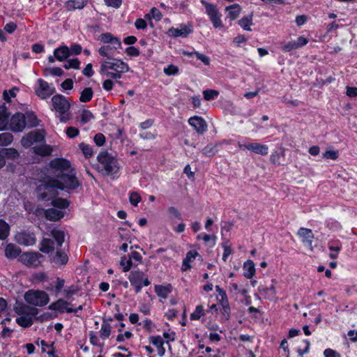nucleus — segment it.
I'll return each instance as SVG.
<instances>
[{
	"label": "nucleus",
	"instance_id": "16",
	"mask_svg": "<svg viewBox=\"0 0 357 357\" xmlns=\"http://www.w3.org/2000/svg\"><path fill=\"white\" fill-rule=\"evenodd\" d=\"M16 241L22 245L30 246L36 243V238L34 233L23 231L15 235Z\"/></svg>",
	"mask_w": 357,
	"mask_h": 357
},
{
	"label": "nucleus",
	"instance_id": "7",
	"mask_svg": "<svg viewBox=\"0 0 357 357\" xmlns=\"http://www.w3.org/2000/svg\"><path fill=\"white\" fill-rule=\"evenodd\" d=\"M50 173L56 177V175L64 174L71 169V162L69 160L64 158H55L52 159L48 163Z\"/></svg>",
	"mask_w": 357,
	"mask_h": 357
},
{
	"label": "nucleus",
	"instance_id": "26",
	"mask_svg": "<svg viewBox=\"0 0 357 357\" xmlns=\"http://www.w3.org/2000/svg\"><path fill=\"white\" fill-rule=\"evenodd\" d=\"M64 212L54 208H50L45 210V217L50 221H58L64 216Z\"/></svg>",
	"mask_w": 357,
	"mask_h": 357
},
{
	"label": "nucleus",
	"instance_id": "54",
	"mask_svg": "<svg viewBox=\"0 0 357 357\" xmlns=\"http://www.w3.org/2000/svg\"><path fill=\"white\" fill-rule=\"evenodd\" d=\"M203 96L206 100H211L218 98L219 92L214 89H206L203 91Z\"/></svg>",
	"mask_w": 357,
	"mask_h": 357
},
{
	"label": "nucleus",
	"instance_id": "63",
	"mask_svg": "<svg viewBox=\"0 0 357 357\" xmlns=\"http://www.w3.org/2000/svg\"><path fill=\"white\" fill-rule=\"evenodd\" d=\"M324 158L326 159H331V160H336L339 157V152L336 150H329L325 151L323 154Z\"/></svg>",
	"mask_w": 357,
	"mask_h": 357
},
{
	"label": "nucleus",
	"instance_id": "1",
	"mask_svg": "<svg viewBox=\"0 0 357 357\" xmlns=\"http://www.w3.org/2000/svg\"><path fill=\"white\" fill-rule=\"evenodd\" d=\"M39 183L36 188V192L38 198L43 201L50 200L47 190H73L80 185L74 168L64 174L56 175V177L45 175L39 179Z\"/></svg>",
	"mask_w": 357,
	"mask_h": 357
},
{
	"label": "nucleus",
	"instance_id": "33",
	"mask_svg": "<svg viewBox=\"0 0 357 357\" xmlns=\"http://www.w3.org/2000/svg\"><path fill=\"white\" fill-rule=\"evenodd\" d=\"M117 49L114 47V45H103L98 49V53L100 56L107 57V59L110 60L113 59L112 56Z\"/></svg>",
	"mask_w": 357,
	"mask_h": 357
},
{
	"label": "nucleus",
	"instance_id": "53",
	"mask_svg": "<svg viewBox=\"0 0 357 357\" xmlns=\"http://www.w3.org/2000/svg\"><path fill=\"white\" fill-rule=\"evenodd\" d=\"M81 122L82 124H85L88 122H89L91 119H95L94 115L92 114V112L86 109H83L82 114H81Z\"/></svg>",
	"mask_w": 357,
	"mask_h": 357
},
{
	"label": "nucleus",
	"instance_id": "12",
	"mask_svg": "<svg viewBox=\"0 0 357 357\" xmlns=\"http://www.w3.org/2000/svg\"><path fill=\"white\" fill-rule=\"evenodd\" d=\"M180 29L171 27L168 29L167 33L169 36L173 38L182 37L185 38L193 32V29L190 23L179 24Z\"/></svg>",
	"mask_w": 357,
	"mask_h": 357
},
{
	"label": "nucleus",
	"instance_id": "24",
	"mask_svg": "<svg viewBox=\"0 0 357 357\" xmlns=\"http://www.w3.org/2000/svg\"><path fill=\"white\" fill-rule=\"evenodd\" d=\"M89 0H68L65 2L64 8L68 11L83 9L88 3Z\"/></svg>",
	"mask_w": 357,
	"mask_h": 357
},
{
	"label": "nucleus",
	"instance_id": "43",
	"mask_svg": "<svg viewBox=\"0 0 357 357\" xmlns=\"http://www.w3.org/2000/svg\"><path fill=\"white\" fill-rule=\"evenodd\" d=\"M29 307V305L17 301L13 307V310L18 315H26Z\"/></svg>",
	"mask_w": 357,
	"mask_h": 357
},
{
	"label": "nucleus",
	"instance_id": "58",
	"mask_svg": "<svg viewBox=\"0 0 357 357\" xmlns=\"http://www.w3.org/2000/svg\"><path fill=\"white\" fill-rule=\"evenodd\" d=\"M18 88L13 87L11 89H10L8 91L5 90L3 93V100L6 102H10L11 98H15L16 96L15 91H18Z\"/></svg>",
	"mask_w": 357,
	"mask_h": 357
},
{
	"label": "nucleus",
	"instance_id": "15",
	"mask_svg": "<svg viewBox=\"0 0 357 357\" xmlns=\"http://www.w3.org/2000/svg\"><path fill=\"white\" fill-rule=\"evenodd\" d=\"M297 235L301 238V242L304 246L307 247L310 250H313L312 241L314 235L312 229L305 227H300L298 230Z\"/></svg>",
	"mask_w": 357,
	"mask_h": 357
},
{
	"label": "nucleus",
	"instance_id": "51",
	"mask_svg": "<svg viewBox=\"0 0 357 357\" xmlns=\"http://www.w3.org/2000/svg\"><path fill=\"white\" fill-rule=\"evenodd\" d=\"M1 154L4 156V158L15 159L19 156L18 151L13 148L4 149L1 152Z\"/></svg>",
	"mask_w": 357,
	"mask_h": 357
},
{
	"label": "nucleus",
	"instance_id": "19",
	"mask_svg": "<svg viewBox=\"0 0 357 357\" xmlns=\"http://www.w3.org/2000/svg\"><path fill=\"white\" fill-rule=\"evenodd\" d=\"M276 281L272 280V284L269 287L260 285L258 287L259 294L264 297V299L269 301H274L276 298V289L275 284Z\"/></svg>",
	"mask_w": 357,
	"mask_h": 357
},
{
	"label": "nucleus",
	"instance_id": "55",
	"mask_svg": "<svg viewBox=\"0 0 357 357\" xmlns=\"http://www.w3.org/2000/svg\"><path fill=\"white\" fill-rule=\"evenodd\" d=\"M163 72L167 76L176 75L179 73V69L178 66L174 64H169L164 68Z\"/></svg>",
	"mask_w": 357,
	"mask_h": 357
},
{
	"label": "nucleus",
	"instance_id": "31",
	"mask_svg": "<svg viewBox=\"0 0 357 357\" xmlns=\"http://www.w3.org/2000/svg\"><path fill=\"white\" fill-rule=\"evenodd\" d=\"M243 275L247 279H252L255 275V266L253 261L248 259L243 265Z\"/></svg>",
	"mask_w": 357,
	"mask_h": 357
},
{
	"label": "nucleus",
	"instance_id": "61",
	"mask_svg": "<svg viewBox=\"0 0 357 357\" xmlns=\"http://www.w3.org/2000/svg\"><path fill=\"white\" fill-rule=\"evenodd\" d=\"M66 134L68 138L73 139L79 135V130L75 127L70 126L66 128Z\"/></svg>",
	"mask_w": 357,
	"mask_h": 357
},
{
	"label": "nucleus",
	"instance_id": "27",
	"mask_svg": "<svg viewBox=\"0 0 357 357\" xmlns=\"http://www.w3.org/2000/svg\"><path fill=\"white\" fill-rule=\"evenodd\" d=\"M54 57L59 61H65L67 58L70 56V49L66 45H61L54 49Z\"/></svg>",
	"mask_w": 357,
	"mask_h": 357
},
{
	"label": "nucleus",
	"instance_id": "47",
	"mask_svg": "<svg viewBox=\"0 0 357 357\" xmlns=\"http://www.w3.org/2000/svg\"><path fill=\"white\" fill-rule=\"evenodd\" d=\"M79 148L86 158H90L93 155V150L90 145L82 142L79 144Z\"/></svg>",
	"mask_w": 357,
	"mask_h": 357
},
{
	"label": "nucleus",
	"instance_id": "3",
	"mask_svg": "<svg viewBox=\"0 0 357 357\" xmlns=\"http://www.w3.org/2000/svg\"><path fill=\"white\" fill-rule=\"evenodd\" d=\"M52 109L60 114L59 120L62 123H66L70 119L69 109L70 104L68 99L61 94H56L52 98Z\"/></svg>",
	"mask_w": 357,
	"mask_h": 357
},
{
	"label": "nucleus",
	"instance_id": "34",
	"mask_svg": "<svg viewBox=\"0 0 357 357\" xmlns=\"http://www.w3.org/2000/svg\"><path fill=\"white\" fill-rule=\"evenodd\" d=\"M172 290V287L170 284H168L166 286L164 285H155V291L158 296L162 298H167L168 295L171 293Z\"/></svg>",
	"mask_w": 357,
	"mask_h": 357
},
{
	"label": "nucleus",
	"instance_id": "60",
	"mask_svg": "<svg viewBox=\"0 0 357 357\" xmlns=\"http://www.w3.org/2000/svg\"><path fill=\"white\" fill-rule=\"evenodd\" d=\"M93 142L98 146H102L106 142L105 136L102 133L98 132L94 135Z\"/></svg>",
	"mask_w": 357,
	"mask_h": 357
},
{
	"label": "nucleus",
	"instance_id": "9",
	"mask_svg": "<svg viewBox=\"0 0 357 357\" xmlns=\"http://www.w3.org/2000/svg\"><path fill=\"white\" fill-rule=\"evenodd\" d=\"M45 131L42 130H33L22 139V144L26 148L30 147L34 143H41L45 142Z\"/></svg>",
	"mask_w": 357,
	"mask_h": 357
},
{
	"label": "nucleus",
	"instance_id": "4",
	"mask_svg": "<svg viewBox=\"0 0 357 357\" xmlns=\"http://www.w3.org/2000/svg\"><path fill=\"white\" fill-rule=\"evenodd\" d=\"M24 297L27 303L33 306L43 307L50 301L48 294L42 290H29L24 294Z\"/></svg>",
	"mask_w": 357,
	"mask_h": 357
},
{
	"label": "nucleus",
	"instance_id": "44",
	"mask_svg": "<svg viewBox=\"0 0 357 357\" xmlns=\"http://www.w3.org/2000/svg\"><path fill=\"white\" fill-rule=\"evenodd\" d=\"M281 156H284V149L280 147L278 150H275L270 155V161L272 164H280Z\"/></svg>",
	"mask_w": 357,
	"mask_h": 357
},
{
	"label": "nucleus",
	"instance_id": "25",
	"mask_svg": "<svg viewBox=\"0 0 357 357\" xmlns=\"http://www.w3.org/2000/svg\"><path fill=\"white\" fill-rule=\"evenodd\" d=\"M100 40L104 43H110L116 48L121 47V42L117 37L114 36L111 33H104L100 36Z\"/></svg>",
	"mask_w": 357,
	"mask_h": 357
},
{
	"label": "nucleus",
	"instance_id": "37",
	"mask_svg": "<svg viewBox=\"0 0 357 357\" xmlns=\"http://www.w3.org/2000/svg\"><path fill=\"white\" fill-rule=\"evenodd\" d=\"M51 204L53 206V207L59 208V209H66L67 208L69 205L70 202L68 199L61 198V197H54L53 199H51Z\"/></svg>",
	"mask_w": 357,
	"mask_h": 357
},
{
	"label": "nucleus",
	"instance_id": "13",
	"mask_svg": "<svg viewBox=\"0 0 357 357\" xmlns=\"http://www.w3.org/2000/svg\"><path fill=\"white\" fill-rule=\"evenodd\" d=\"M43 255L37 252H24L20 255V261L26 266H38L40 264V259Z\"/></svg>",
	"mask_w": 357,
	"mask_h": 357
},
{
	"label": "nucleus",
	"instance_id": "32",
	"mask_svg": "<svg viewBox=\"0 0 357 357\" xmlns=\"http://www.w3.org/2000/svg\"><path fill=\"white\" fill-rule=\"evenodd\" d=\"M253 12H251L250 15L243 16L241 19L238 21V24L245 31H252L250 26L253 24Z\"/></svg>",
	"mask_w": 357,
	"mask_h": 357
},
{
	"label": "nucleus",
	"instance_id": "39",
	"mask_svg": "<svg viewBox=\"0 0 357 357\" xmlns=\"http://www.w3.org/2000/svg\"><path fill=\"white\" fill-rule=\"evenodd\" d=\"M51 234H52V236L53 237V238L56 242L57 248H61L65 241L64 232L61 230L53 229L51 231Z\"/></svg>",
	"mask_w": 357,
	"mask_h": 357
},
{
	"label": "nucleus",
	"instance_id": "5",
	"mask_svg": "<svg viewBox=\"0 0 357 357\" xmlns=\"http://www.w3.org/2000/svg\"><path fill=\"white\" fill-rule=\"evenodd\" d=\"M200 2L205 8V13L211 22L213 26L215 29H222L224 26L221 20L222 15L218 6L206 0H201Z\"/></svg>",
	"mask_w": 357,
	"mask_h": 357
},
{
	"label": "nucleus",
	"instance_id": "30",
	"mask_svg": "<svg viewBox=\"0 0 357 357\" xmlns=\"http://www.w3.org/2000/svg\"><path fill=\"white\" fill-rule=\"evenodd\" d=\"M10 113L5 106H0V130L7 128L9 122Z\"/></svg>",
	"mask_w": 357,
	"mask_h": 357
},
{
	"label": "nucleus",
	"instance_id": "40",
	"mask_svg": "<svg viewBox=\"0 0 357 357\" xmlns=\"http://www.w3.org/2000/svg\"><path fill=\"white\" fill-rule=\"evenodd\" d=\"M16 323L22 328L31 327L33 324V320L31 317L27 315H21L16 319Z\"/></svg>",
	"mask_w": 357,
	"mask_h": 357
},
{
	"label": "nucleus",
	"instance_id": "50",
	"mask_svg": "<svg viewBox=\"0 0 357 357\" xmlns=\"http://www.w3.org/2000/svg\"><path fill=\"white\" fill-rule=\"evenodd\" d=\"M63 73V70L59 67L47 68L44 70V75L45 76L52 75V76L61 77Z\"/></svg>",
	"mask_w": 357,
	"mask_h": 357
},
{
	"label": "nucleus",
	"instance_id": "17",
	"mask_svg": "<svg viewBox=\"0 0 357 357\" xmlns=\"http://www.w3.org/2000/svg\"><path fill=\"white\" fill-rule=\"evenodd\" d=\"M308 43L307 38L303 36H299L295 40H291L282 46L281 50L283 52H291L293 50H298L306 45Z\"/></svg>",
	"mask_w": 357,
	"mask_h": 357
},
{
	"label": "nucleus",
	"instance_id": "36",
	"mask_svg": "<svg viewBox=\"0 0 357 357\" xmlns=\"http://www.w3.org/2000/svg\"><path fill=\"white\" fill-rule=\"evenodd\" d=\"M26 127L33 128L39 125V120L33 112H26Z\"/></svg>",
	"mask_w": 357,
	"mask_h": 357
},
{
	"label": "nucleus",
	"instance_id": "64",
	"mask_svg": "<svg viewBox=\"0 0 357 357\" xmlns=\"http://www.w3.org/2000/svg\"><path fill=\"white\" fill-rule=\"evenodd\" d=\"M324 357H342L341 354L332 349H326L324 351Z\"/></svg>",
	"mask_w": 357,
	"mask_h": 357
},
{
	"label": "nucleus",
	"instance_id": "45",
	"mask_svg": "<svg viewBox=\"0 0 357 357\" xmlns=\"http://www.w3.org/2000/svg\"><path fill=\"white\" fill-rule=\"evenodd\" d=\"M204 315H205V310L204 309L203 305H199L196 306L194 312L190 314V319L192 321H198L202 318V317H203Z\"/></svg>",
	"mask_w": 357,
	"mask_h": 357
},
{
	"label": "nucleus",
	"instance_id": "6",
	"mask_svg": "<svg viewBox=\"0 0 357 357\" xmlns=\"http://www.w3.org/2000/svg\"><path fill=\"white\" fill-rule=\"evenodd\" d=\"M128 280L131 286L134 287L136 294L140 293L143 287H148L151 284L148 276L139 269L130 271Z\"/></svg>",
	"mask_w": 357,
	"mask_h": 357
},
{
	"label": "nucleus",
	"instance_id": "18",
	"mask_svg": "<svg viewBox=\"0 0 357 357\" xmlns=\"http://www.w3.org/2000/svg\"><path fill=\"white\" fill-rule=\"evenodd\" d=\"M188 123L199 134H203L207 130V123L202 116L190 117L188 119Z\"/></svg>",
	"mask_w": 357,
	"mask_h": 357
},
{
	"label": "nucleus",
	"instance_id": "59",
	"mask_svg": "<svg viewBox=\"0 0 357 357\" xmlns=\"http://www.w3.org/2000/svg\"><path fill=\"white\" fill-rule=\"evenodd\" d=\"M100 74L102 75H105L106 77L110 78V79H121V77H122V74L123 73H118V72H112V71H100Z\"/></svg>",
	"mask_w": 357,
	"mask_h": 357
},
{
	"label": "nucleus",
	"instance_id": "11",
	"mask_svg": "<svg viewBox=\"0 0 357 357\" xmlns=\"http://www.w3.org/2000/svg\"><path fill=\"white\" fill-rule=\"evenodd\" d=\"M38 87L35 89V93L41 99H47L55 92V88L50 86L44 79H38Z\"/></svg>",
	"mask_w": 357,
	"mask_h": 357
},
{
	"label": "nucleus",
	"instance_id": "14",
	"mask_svg": "<svg viewBox=\"0 0 357 357\" xmlns=\"http://www.w3.org/2000/svg\"><path fill=\"white\" fill-rule=\"evenodd\" d=\"M238 146L242 150H248L260 155H266L268 153V146L260 143L239 144Z\"/></svg>",
	"mask_w": 357,
	"mask_h": 357
},
{
	"label": "nucleus",
	"instance_id": "48",
	"mask_svg": "<svg viewBox=\"0 0 357 357\" xmlns=\"http://www.w3.org/2000/svg\"><path fill=\"white\" fill-rule=\"evenodd\" d=\"M63 68L66 70L69 69H79L80 66V61L77 58L70 59L63 63Z\"/></svg>",
	"mask_w": 357,
	"mask_h": 357
},
{
	"label": "nucleus",
	"instance_id": "10",
	"mask_svg": "<svg viewBox=\"0 0 357 357\" xmlns=\"http://www.w3.org/2000/svg\"><path fill=\"white\" fill-rule=\"evenodd\" d=\"M10 129L15 132H22L26 127V116L22 112L15 113L8 122Z\"/></svg>",
	"mask_w": 357,
	"mask_h": 357
},
{
	"label": "nucleus",
	"instance_id": "49",
	"mask_svg": "<svg viewBox=\"0 0 357 357\" xmlns=\"http://www.w3.org/2000/svg\"><path fill=\"white\" fill-rule=\"evenodd\" d=\"M142 197L139 192L136 191H130L129 192V202L133 206H137L138 204L141 202Z\"/></svg>",
	"mask_w": 357,
	"mask_h": 357
},
{
	"label": "nucleus",
	"instance_id": "42",
	"mask_svg": "<svg viewBox=\"0 0 357 357\" xmlns=\"http://www.w3.org/2000/svg\"><path fill=\"white\" fill-rule=\"evenodd\" d=\"M93 96V91L91 87L84 88L80 93L79 101L81 102H88L91 101Z\"/></svg>",
	"mask_w": 357,
	"mask_h": 357
},
{
	"label": "nucleus",
	"instance_id": "20",
	"mask_svg": "<svg viewBox=\"0 0 357 357\" xmlns=\"http://www.w3.org/2000/svg\"><path fill=\"white\" fill-rule=\"evenodd\" d=\"M50 261L52 264H54L59 266H65L68 262V255L64 250H61L60 248H57V250L56 251L54 255L51 256Z\"/></svg>",
	"mask_w": 357,
	"mask_h": 357
},
{
	"label": "nucleus",
	"instance_id": "56",
	"mask_svg": "<svg viewBox=\"0 0 357 357\" xmlns=\"http://www.w3.org/2000/svg\"><path fill=\"white\" fill-rule=\"evenodd\" d=\"M13 142V135L8 132L0 134V146H7Z\"/></svg>",
	"mask_w": 357,
	"mask_h": 357
},
{
	"label": "nucleus",
	"instance_id": "28",
	"mask_svg": "<svg viewBox=\"0 0 357 357\" xmlns=\"http://www.w3.org/2000/svg\"><path fill=\"white\" fill-rule=\"evenodd\" d=\"M68 304L69 303L66 300L59 298L51 303L48 306V309L50 310L59 311L60 313H63L64 312H67V309L68 308L67 306Z\"/></svg>",
	"mask_w": 357,
	"mask_h": 357
},
{
	"label": "nucleus",
	"instance_id": "46",
	"mask_svg": "<svg viewBox=\"0 0 357 357\" xmlns=\"http://www.w3.org/2000/svg\"><path fill=\"white\" fill-rule=\"evenodd\" d=\"M120 265L123 266L124 273L128 272L132 268L133 264L128 255L121 257Z\"/></svg>",
	"mask_w": 357,
	"mask_h": 357
},
{
	"label": "nucleus",
	"instance_id": "29",
	"mask_svg": "<svg viewBox=\"0 0 357 357\" xmlns=\"http://www.w3.org/2000/svg\"><path fill=\"white\" fill-rule=\"evenodd\" d=\"M40 251L49 254L54 250V242L51 238H43L40 243Z\"/></svg>",
	"mask_w": 357,
	"mask_h": 357
},
{
	"label": "nucleus",
	"instance_id": "8",
	"mask_svg": "<svg viewBox=\"0 0 357 357\" xmlns=\"http://www.w3.org/2000/svg\"><path fill=\"white\" fill-rule=\"evenodd\" d=\"M113 70L118 73H127L130 70L128 64L121 59H112L103 60L100 65V71Z\"/></svg>",
	"mask_w": 357,
	"mask_h": 357
},
{
	"label": "nucleus",
	"instance_id": "62",
	"mask_svg": "<svg viewBox=\"0 0 357 357\" xmlns=\"http://www.w3.org/2000/svg\"><path fill=\"white\" fill-rule=\"evenodd\" d=\"M139 137L144 140H151L155 139L157 137V132L155 130L154 132H151L150 131L143 132L139 134Z\"/></svg>",
	"mask_w": 357,
	"mask_h": 357
},
{
	"label": "nucleus",
	"instance_id": "2",
	"mask_svg": "<svg viewBox=\"0 0 357 357\" xmlns=\"http://www.w3.org/2000/svg\"><path fill=\"white\" fill-rule=\"evenodd\" d=\"M97 161L96 170L101 175L108 176L112 180H116L119 177V162L107 150L99 152Z\"/></svg>",
	"mask_w": 357,
	"mask_h": 357
},
{
	"label": "nucleus",
	"instance_id": "41",
	"mask_svg": "<svg viewBox=\"0 0 357 357\" xmlns=\"http://www.w3.org/2000/svg\"><path fill=\"white\" fill-rule=\"evenodd\" d=\"M10 225L3 219H0V240H5L10 234Z\"/></svg>",
	"mask_w": 357,
	"mask_h": 357
},
{
	"label": "nucleus",
	"instance_id": "35",
	"mask_svg": "<svg viewBox=\"0 0 357 357\" xmlns=\"http://www.w3.org/2000/svg\"><path fill=\"white\" fill-rule=\"evenodd\" d=\"M33 152L38 155L48 156L51 155L52 148L50 145L47 144L36 146L33 147Z\"/></svg>",
	"mask_w": 357,
	"mask_h": 357
},
{
	"label": "nucleus",
	"instance_id": "22",
	"mask_svg": "<svg viewBox=\"0 0 357 357\" xmlns=\"http://www.w3.org/2000/svg\"><path fill=\"white\" fill-rule=\"evenodd\" d=\"M5 256L8 259H14L18 256L20 257L22 250L14 243H10L4 249Z\"/></svg>",
	"mask_w": 357,
	"mask_h": 357
},
{
	"label": "nucleus",
	"instance_id": "38",
	"mask_svg": "<svg viewBox=\"0 0 357 357\" xmlns=\"http://www.w3.org/2000/svg\"><path fill=\"white\" fill-rule=\"evenodd\" d=\"M111 328L112 327L110 324L109 322H107L105 319H103L102 324L101 325V328L100 331V337L103 340H105L107 338H109V337L111 335Z\"/></svg>",
	"mask_w": 357,
	"mask_h": 357
},
{
	"label": "nucleus",
	"instance_id": "57",
	"mask_svg": "<svg viewBox=\"0 0 357 357\" xmlns=\"http://www.w3.org/2000/svg\"><path fill=\"white\" fill-rule=\"evenodd\" d=\"M215 291L218 292L220 299L218 300V303H225L229 301L226 291L221 288L219 285L215 286Z\"/></svg>",
	"mask_w": 357,
	"mask_h": 357
},
{
	"label": "nucleus",
	"instance_id": "52",
	"mask_svg": "<svg viewBox=\"0 0 357 357\" xmlns=\"http://www.w3.org/2000/svg\"><path fill=\"white\" fill-rule=\"evenodd\" d=\"M216 146L211 144H207L202 150V153L206 157H212L216 153Z\"/></svg>",
	"mask_w": 357,
	"mask_h": 357
},
{
	"label": "nucleus",
	"instance_id": "23",
	"mask_svg": "<svg viewBox=\"0 0 357 357\" xmlns=\"http://www.w3.org/2000/svg\"><path fill=\"white\" fill-rule=\"evenodd\" d=\"M242 10L241 6L238 3H234L228 6L225 8V12L227 13L226 19H229L230 21H234L239 17Z\"/></svg>",
	"mask_w": 357,
	"mask_h": 357
},
{
	"label": "nucleus",
	"instance_id": "21",
	"mask_svg": "<svg viewBox=\"0 0 357 357\" xmlns=\"http://www.w3.org/2000/svg\"><path fill=\"white\" fill-rule=\"evenodd\" d=\"M328 246L331 251L329 254L330 258L333 259H337L340 251L342 249V242L337 238H333L328 241Z\"/></svg>",
	"mask_w": 357,
	"mask_h": 357
}]
</instances>
